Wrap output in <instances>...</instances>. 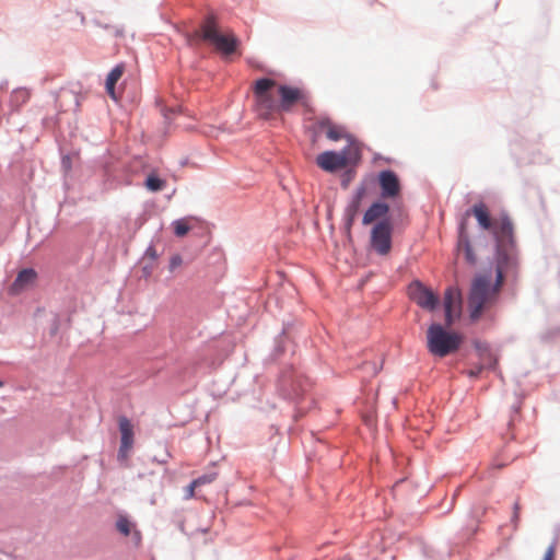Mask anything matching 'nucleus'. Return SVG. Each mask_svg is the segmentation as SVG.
Returning a JSON list of instances; mask_svg holds the SVG:
<instances>
[{"mask_svg":"<svg viewBox=\"0 0 560 560\" xmlns=\"http://www.w3.org/2000/svg\"><path fill=\"white\" fill-rule=\"evenodd\" d=\"M185 39L187 45L194 48L201 44L212 46L223 59H230L238 54L241 46V39L231 30L223 31L213 12L207 13L198 27L187 32Z\"/></svg>","mask_w":560,"mask_h":560,"instance_id":"nucleus-1","label":"nucleus"},{"mask_svg":"<svg viewBox=\"0 0 560 560\" xmlns=\"http://www.w3.org/2000/svg\"><path fill=\"white\" fill-rule=\"evenodd\" d=\"M311 387V381L293 368L283 370L279 375L277 392L283 400L294 405V422L315 406V400L310 394Z\"/></svg>","mask_w":560,"mask_h":560,"instance_id":"nucleus-2","label":"nucleus"},{"mask_svg":"<svg viewBox=\"0 0 560 560\" xmlns=\"http://www.w3.org/2000/svg\"><path fill=\"white\" fill-rule=\"evenodd\" d=\"M467 215L475 217L478 226L491 235L493 249H497L498 245H502V247L509 246L511 248L516 244L513 222L505 211L501 212L500 222L495 224L491 219L487 206L482 201H479L467 209Z\"/></svg>","mask_w":560,"mask_h":560,"instance_id":"nucleus-3","label":"nucleus"},{"mask_svg":"<svg viewBox=\"0 0 560 560\" xmlns=\"http://www.w3.org/2000/svg\"><path fill=\"white\" fill-rule=\"evenodd\" d=\"M380 188V195L374 199L365 209V217L383 215L390 212L389 200L400 198L402 191V184L399 175L392 168H383L371 178Z\"/></svg>","mask_w":560,"mask_h":560,"instance_id":"nucleus-4","label":"nucleus"},{"mask_svg":"<svg viewBox=\"0 0 560 560\" xmlns=\"http://www.w3.org/2000/svg\"><path fill=\"white\" fill-rule=\"evenodd\" d=\"M361 224L363 226L371 225L369 246L376 255L384 257L387 256L393 249V234L395 231V223L392 212L383 215L365 217V211L362 214Z\"/></svg>","mask_w":560,"mask_h":560,"instance_id":"nucleus-5","label":"nucleus"},{"mask_svg":"<svg viewBox=\"0 0 560 560\" xmlns=\"http://www.w3.org/2000/svg\"><path fill=\"white\" fill-rule=\"evenodd\" d=\"M450 327L438 322H432L429 325L427 329V349L433 357L445 358L460 349L464 336L450 329Z\"/></svg>","mask_w":560,"mask_h":560,"instance_id":"nucleus-6","label":"nucleus"},{"mask_svg":"<svg viewBox=\"0 0 560 560\" xmlns=\"http://www.w3.org/2000/svg\"><path fill=\"white\" fill-rule=\"evenodd\" d=\"M494 259V279H491V293L498 292L505 281V273L517 267L518 264V249L515 244L513 247H502L498 245L497 249H493Z\"/></svg>","mask_w":560,"mask_h":560,"instance_id":"nucleus-7","label":"nucleus"},{"mask_svg":"<svg viewBox=\"0 0 560 560\" xmlns=\"http://www.w3.org/2000/svg\"><path fill=\"white\" fill-rule=\"evenodd\" d=\"M279 113H290L294 105H302L305 109H312V101L307 90L291 84H279Z\"/></svg>","mask_w":560,"mask_h":560,"instance_id":"nucleus-8","label":"nucleus"},{"mask_svg":"<svg viewBox=\"0 0 560 560\" xmlns=\"http://www.w3.org/2000/svg\"><path fill=\"white\" fill-rule=\"evenodd\" d=\"M409 298L421 308L428 312H436L441 307V298L421 280L415 279L408 287Z\"/></svg>","mask_w":560,"mask_h":560,"instance_id":"nucleus-9","label":"nucleus"},{"mask_svg":"<svg viewBox=\"0 0 560 560\" xmlns=\"http://www.w3.org/2000/svg\"><path fill=\"white\" fill-rule=\"evenodd\" d=\"M463 301L460 292L454 288L448 287L444 291L443 301L441 300V306L444 310V320L446 326H452L462 317Z\"/></svg>","mask_w":560,"mask_h":560,"instance_id":"nucleus-10","label":"nucleus"},{"mask_svg":"<svg viewBox=\"0 0 560 560\" xmlns=\"http://www.w3.org/2000/svg\"><path fill=\"white\" fill-rule=\"evenodd\" d=\"M471 215H467V210L463 213L460 217L458 224H457V249L464 252V256L466 261L469 265H476L477 257L474 252L470 237L468 234V223L469 218Z\"/></svg>","mask_w":560,"mask_h":560,"instance_id":"nucleus-11","label":"nucleus"},{"mask_svg":"<svg viewBox=\"0 0 560 560\" xmlns=\"http://www.w3.org/2000/svg\"><path fill=\"white\" fill-rule=\"evenodd\" d=\"M118 429L120 432V444L117 453L118 462H124L128 458V454L133 446L135 432L133 424L126 416L118 418Z\"/></svg>","mask_w":560,"mask_h":560,"instance_id":"nucleus-12","label":"nucleus"},{"mask_svg":"<svg viewBox=\"0 0 560 560\" xmlns=\"http://www.w3.org/2000/svg\"><path fill=\"white\" fill-rule=\"evenodd\" d=\"M316 125L320 130H326V137L330 141L337 142L345 139L349 144H359L355 136L346 131L343 126L334 124L328 116L320 117Z\"/></svg>","mask_w":560,"mask_h":560,"instance_id":"nucleus-13","label":"nucleus"},{"mask_svg":"<svg viewBox=\"0 0 560 560\" xmlns=\"http://www.w3.org/2000/svg\"><path fill=\"white\" fill-rule=\"evenodd\" d=\"M294 325L284 323L281 332L275 338L273 349L269 355L270 361H277L288 350L293 349L292 331Z\"/></svg>","mask_w":560,"mask_h":560,"instance_id":"nucleus-14","label":"nucleus"},{"mask_svg":"<svg viewBox=\"0 0 560 560\" xmlns=\"http://www.w3.org/2000/svg\"><path fill=\"white\" fill-rule=\"evenodd\" d=\"M491 293V275L477 273L471 281L468 299L487 301Z\"/></svg>","mask_w":560,"mask_h":560,"instance_id":"nucleus-15","label":"nucleus"},{"mask_svg":"<svg viewBox=\"0 0 560 560\" xmlns=\"http://www.w3.org/2000/svg\"><path fill=\"white\" fill-rule=\"evenodd\" d=\"M37 271L32 267H26L20 270L10 285L9 292L11 294H19L26 289H28L31 285L34 284V282L37 279Z\"/></svg>","mask_w":560,"mask_h":560,"instance_id":"nucleus-16","label":"nucleus"},{"mask_svg":"<svg viewBox=\"0 0 560 560\" xmlns=\"http://www.w3.org/2000/svg\"><path fill=\"white\" fill-rule=\"evenodd\" d=\"M254 97L260 118L268 120L273 117L275 113H279V101L270 92Z\"/></svg>","mask_w":560,"mask_h":560,"instance_id":"nucleus-17","label":"nucleus"},{"mask_svg":"<svg viewBox=\"0 0 560 560\" xmlns=\"http://www.w3.org/2000/svg\"><path fill=\"white\" fill-rule=\"evenodd\" d=\"M317 166L326 173L335 174L345 165L336 150H326L316 156Z\"/></svg>","mask_w":560,"mask_h":560,"instance_id":"nucleus-18","label":"nucleus"},{"mask_svg":"<svg viewBox=\"0 0 560 560\" xmlns=\"http://www.w3.org/2000/svg\"><path fill=\"white\" fill-rule=\"evenodd\" d=\"M341 162L345 166H359L362 161V151L359 144L345 145L341 150L337 151Z\"/></svg>","mask_w":560,"mask_h":560,"instance_id":"nucleus-19","label":"nucleus"},{"mask_svg":"<svg viewBox=\"0 0 560 560\" xmlns=\"http://www.w3.org/2000/svg\"><path fill=\"white\" fill-rule=\"evenodd\" d=\"M360 212L355 210H350L345 207L341 218V232L345 237V243L352 245L353 244V235H352V229L355 223V220L358 218Z\"/></svg>","mask_w":560,"mask_h":560,"instance_id":"nucleus-20","label":"nucleus"},{"mask_svg":"<svg viewBox=\"0 0 560 560\" xmlns=\"http://www.w3.org/2000/svg\"><path fill=\"white\" fill-rule=\"evenodd\" d=\"M368 194V179H362L347 201L346 208L361 211L363 200Z\"/></svg>","mask_w":560,"mask_h":560,"instance_id":"nucleus-21","label":"nucleus"},{"mask_svg":"<svg viewBox=\"0 0 560 560\" xmlns=\"http://www.w3.org/2000/svg\"><path fill=\"white\" fill-rule=\"evenodd\" d=\"M167 182L166 179L162 178L156 172H150L143 182V186L145 189L150 192H159L162 191Z\"/></svg>","mask_w":560,"mask_h":560,"instance_id":"nucleus-22","label":"nucleus"},{"mask_svg":"<svg viewBox=\"0 0 560 560\" xmlns=\"http://www.w3.org/2000/svg\"><path fill=\"white\" fill-rule=\"evenodd\" d=\"M191 220H195V218L191 215L174 220L171 224L174 235L176 237L186 236L188 232L191 230V225L189 224V221Z\"/></svg>","mask_w":560,"mask_h":560,"instance_id":"nucleus-23","label":"nucleus"},{"mask_svg":"<svg viewBox=\"0 0 560 560\" xmlns=\"http://www.w3.org/2000/svg\"><path fill=\"white\" fill-rule=\"evenodd\" d=\"M30 98V92L24 88H18L12 92L10 103L14 108L21 107Z\"/></svg>","mask_w":560,"mask_h":560,"instance_id":"nucleus-24","label":"nucleus"},{"mask_svg":"<svg viewBox=\"0 0 560 560\" xmlns=\"http://www.w3.org/2000/svg\"><path fill=\"white\" fill-rule=\"evenodd\" d=\"M485 303L486 301L468 299L469 318L472 323L481 318Z\"/></svg>","mask_w":560,"mask_h":560,"instance_id":"nucleus-25","label":"nucleus"},{"mask_svg":"<svg viewBox=\"0 0 560 560\" xmlns=\"http://www.w3.org/2000/svg\"><path fill=\"white\" fill-rule=\"evenodd\" d=\"M275 81L268 77L258 78L253 85L254 96L269 93V89L273 85Z\"/></svg>","mask_w":560,"mask_h":560,"instance_id":"nucleus-26","label":"nucleus"},{"mask_svg":"<svg viewBox=\"0 0 560 560\" xmlns=\"http://www.w3.org/2000/svg\"><path fill=\"white\" fill-rule=\"evenodd\" d=\"M479 363L482 365V368L487 371H495L498 368L499 359L491 350L490 352L483 354L482 357L478 358Z\"/></svg>","mask_w":560,"mask_h":560,"instance_id":"nucleus-27","label":"nucleus"},{"mask_svg":"<svg viewBox=\"0 0 560 560\" xmlns=\"http://www.w3.org/2000/svg\"><path fill=\"white\" fill-rule=\"evenodd\" d=\"M340 173V186L342 189H347L350 183L353 180L357 174L358 166H345Z\"/></svg>","mask_w":560,"mask_h":560,"instance_id":"nucleus-28","label":"nucleus"},{"mask_svg":"<svg viewBox=\"0 0 560 560\" xmlns=\"http://www.w3.org/2000/svg\"><path fill=\"white\" fill-rule=\"evenodd\" d=\"M124 70L125 67L122 63L116 65L114 68H112L105 79L106 85H116L118 80L121 78Z\"/></svg>","mask_w":560,"mask_h":560,"instance_id":"nucleus-29","label":"nucleus"},{"mask_svg":"<svg viewBox=\"0 0 560 560\" xmlns=\"http://www.w3.org/2000/svg\"><path fill=\"white\" fill-rule=\"evenodd\" d=\"M132 522L124 515H120L116 521V529L124 536H129L132 529Z\"/></svg>","mask_w":560,"mask_h":560,"instance_id":"nucleus-30","label":"nucleus"},{"mask_svg":"<svg viewBox=\"0 0 560 560\" xmlns=\"http://www.w3.org/2000/svg\"><path fill=\"white\" fill-rule=\"evenodd\" d=\"M523 398L524 396H517L516 401L511 406L510 419L508 422L509 427H512L515 423V421H517L521 418V406Z\"/></svg>","mask_w":560,"mask_h":560,"instance_id":"nucleus-31","label":"nucleus"},{"mask_svg":"<svg viewBox=\"0 0 560 560\" xmlns=\"http://www.w3.org/2000/svg\"><path fill=\"white\" fill-rule=\"evenodd\" d=\"M74 156H77V153H67L61 155L60 167L65 177H67L72 171V159Z\"/></svg>","mask_w":560,"mask_h":560,"instance_id":"nucleus-32","label":"nucleus"},{"mask_svg":"<svg viewBox=\"0 0 560 560\" xmlns=\"http://www.w3.org/2000/svg\"><path fill=\"white\" fill-rule=\"evenodd\" d=\"M217 477H218V472L214 470H210L208 472H205V474L198 476L197 478H195L192 480H194V485H197L199 488L203 485L211 483L212 481H214L217 479Z\"/></svg>","mask_w":560,"mask_h":560,"instance_id":"nucleus-33","label":"nucleus"},{"mask_svg":"<svg viewBox=\"0 0 560 560\" xmlns=\"http://www.w3.org/2000/svg\"><path fill=\"white\" fill-rule=\"evenodd\" d=\"M472 346L477 352L478 358L482 357L483 354L492 350L489 343L479 340H475L472 342Z\"/></svg>","mask_w":560,"mask_h":560,"instance_id":"nucleus-34","label":"nucleus"},{"mask_svg":"<svg viewBox=\"0 0 560 560\" xmlns=\"http://www.w3.org/2000/svg\"><path fill=\"white\" fill-rule=\"evenodd\" d=\"M486 371L482 365L478 362L476 364H474V366L467 371H465V374L470 378V380H477L481 373Z\"/></svg>","mask_w":560,"mask_h":560,"instance_id":"nucleus-35","label":"nucleus"},{"mask_svg":"<svg viewBox=\"0 0 560 560\" xmlns=\"http://www.w3.org/2000/svg\"><path fill=\"white\" fill-rule=\"evenodd\" d=\"M60 327H61V318L59 317V315L55 314L51 319L50 327H49V335L51 337L56 336L58 334Z\"/></svg>","mask_w":560,"mask_h":560,"instance_id":"nucleus-36","label":"nucleus"},{"mask_svg":"<svg viewBox=\"0 0 560 560\" xmlns=\"http://www.w3.org/2000/svg\"><path fill=\"white\" fill-rule=\"evenodd\" d=\"M557 537L553 538L547 550L545 551L542 560H555L556 546H557Z\"/></svg>","mask_w":560,"mask_h":560,"instance_id":"nucleus-37","label":"nucleus"},{"mask_svg":"<svg viewBox=\"0 0 560 560\" xmlns=\"http://www.w3.org/2000/svg\"><path fill=\"white\" fill-rule=\"evenodd\" d=\"M183 264V257L180 254H174L170 258L168 269L173 272L177 267Z\"/></svg>","mask_w":560,"mask_h":560,"instance_id":"nucleus-38","label":"nucleus"},{"mask_svg":"<svg viewBox=\"0 0 560 560\" xmlns=\"http://www.w3.org/2000/svg\"><path fill=\"white\" fill-rule=\"evenodd\" d=\"M560 335V326L551 328L541 335V340L547 342Z\"/></svg>","mask_w":560,"mask_h":560,"instance_id":"nucleus-39","label":"nucleus"},{"mask_svg":"<svg viewBox=\"0 0 560 560\" xmlns=\"http://www.w3.org/2000/svg\"><path fill=\"white\" fill-rule=\"evenodd\" d=\"M520 511H521V505L520 503L516 501L514 504H513V513H512V516H511V523L513 524L514 528L517 527L518 525V521H520Z\"/></svg>","mask_w":560,"mask_h":560,"instance_id":"nucleus-40","label":"nucleus"},{"mask_svg":"<svg viewBox=\"0 0 560 560\" xmlns=\"http://www.w3.org/2000/svg\"><path fill=\"white\" fill-rule=\"evenodd\" d=\"M196 488H198V486L194 485V480H191L190 483L185 488L184 498L186 500L194 498Z\"/></svg>","mask_w":560,"mask_h":560,"instance_id":"nucleus-41","label":"nucleus"},{"mask_svg":"<svg viewBox=\"0 0 560 560\" xmlns=\"http://www.w3.org/2000/svg\"><path fill=\"white\" fill-rule=\"evenodd\" d=\"M144 257H149L150 259L152 260H155L158 259L159 257V254L156 252V249L154 248V246L152 244H150L147 249L144 250V254H143Z\"/></svg>","mask_w":560,"mask_h":560,"instance_id":"nucleus-42","label":"nucleus"},{"mask_svg":"<svg viewBox=\"0 0 560 560\" xmlns=\"http://www.w3.org/2000/svg\"><path fill=\"white\" fill-rule=\"evenodd\" d=\"M141 271H142V278L149 279L152 276L153 267H152V265H144L142 267Z\"/></svg>","mask_w":560,"mask_h":560,"instance_id":"nucleus-43","label":"nucleus"},{"mask_svg":"<svg viewBox=\"0 0 560 560\" xmlns=\"http://www.w3.org/2000/svg\"><path fill=\"white\" fill-rule=\"evenodd\" d=\"M457 493H458V491H455V492H454V494H453V497H452V500H451V502L446 505L445 510L443 511V514H447V513H450V512L453 510V508H454V503H455V500H456V497H457Z\"/></svg>","mask_w":560,"mask_h":560,"instance_id":"nucleus-44","label":"nucleus"},{"mask_svg":"<svg viewBox=\"0 0 560 560\" xmlns=\"http://www.w3.org/2000/svg\"><path fill=\"white\" fill-rule=\"evenodd\" d=\"M115 89H116V85H106L105 84V90L106 92L108 93V95L112 97V98H116L115 96Z\"/></svg>","mask_w":560,"mask_h":560,"instance_id":"nucleus-45","label":"nucleus"},{"mask_svg":"<svg viewBox=\"0 0 560 560\" xmlns=\"http://www.w3.org/2000/svg\"><path fill=\"white\" fill-rule=\"evenodd\" d=\"M373 160L374 161L383 160L386 163H392V161H393L390 158L383 156L381 153H375L374 156H373Z\"/></svg>","mask_w":560,"mask_h":560,"instance_id":"nucleus-46","label":"nucleus"},{"mask_svg":"<svg viewBox=\"0 0 560 560\" xmlns=\"http://www.w3.org/2000/svg\"><path fill=\"white\" fill-rule=\"evenodd\" d=\"M93 24L98 26V27H102V28H105V30H108L112 26L108 25V24H103L101 21H98L97 19H94L93 21Z\"/></svg>","mask_w":560,"mask_h":560,"instance_id":"nucleus-47","label":"nucleus"},{"mask_svg":"<svg viewBox=\"0 0 560 560\" xmlns=\"http://www.w3.org/2000/svg\"><path fill=\"white\" fill-rule=\"evenodd\" d=\"M369 365L373 370V375H376L382 370V364L377 366L375 363H369Z\"/></svg>","mask_w":560,"mask_h":560,"instance_id":"nucleus-48","label":"nucleus"},{"mask_svg":"<svg viewBox=\"0 0 560 560\" xmlns=\"http://www.w3.org/2000/svg\"><path fill=\"white\" fill-rule=\"evenodd\" d=\"M115 35H116L117 37H121V36L124 35V31H122V28H116V30H115Z\"/></svg>","mask_w":560,"mask_h":560,"instance_id":"nucleus-49","label":"nucleus"},{"mask_svg":"<svg viewBox=\"0 0 560 560\" xmlns=\"http://www.w3.org/2000/svg\"><path fill=\"white\" fill-rule=\"evenodd\" d=\"M74 101H75V107L78 108L80 106V101H79L78 96L74 97Z\"/></svg>","mask_w":560,"mask_h":560,"instance_id":"nucleus-50","label":"nucleus"},{"mask_svg":"<svg viewBox=\"0 0 560 560\" xmlns=\"http://www.w3.org/2000/svg\"><path fill=\"white\" fill-rule=\"evenodd\" d=\"M7 84H8V82H7V81H5V82H3V83H1V85H0V90H1V89H3V88H5V85H7Z\"/></svg>","mask_w":560,"mask_h":560,"instance_id":"nucleus-51","label":"nucleus"},{"mask_svg":"<svg viewBox=\"0 0 560 560\" xmlns=\"http://www.w3.org/2000/svg\"><path fill=\"white\" fill-rule=\"evenodd\" d=\"M66 322H67V325L69 326V325H70V317H68V318L66 319Z\"/></svg>","mask_w":560,"mask_h":560,"instance_id":"nucleus-52","label":"nucleus"},{"mask_svg":"<svg viewBox=\"0 0 560 560\" xmlns=\"http://www.w3.org/2000/svg\"><path fill=\"white\" fill-rule=\"evenodd\" d=\"M159 463L164 464V463H166V459H161V460H159Z\"/></svg>","mask_w":560,"mask_h":560,"instance_id":"nucleus-53","label":"nucleus"},{"mask_svg":"<svg viewBox=\"0 0 560 560\" xmlns=\"http://www.w3.org/2000/svg\"><path fill=\"white\" fill-rule=\"evenodd\" d=\"M3 384H4L3 381L0 380V388L3 386Z\"/></svg>","mask_w":560,"mask_h":560,"instance_id":"nucleus-54","label":"nucleus"},{"mask_svg":"<svg viewBox=\"0 0 560 560\" xmlns=\"http://www.w3.org/2000/svg\"><path fill=\"white\" fill-rule=\"evenodd\" d=\"M0 560H2V559L0 558Z\"/></svg>","mask_w":560,"mask_h":560,"instance_id":"nucleus-55","label":"nucleus"}]
</instances>
